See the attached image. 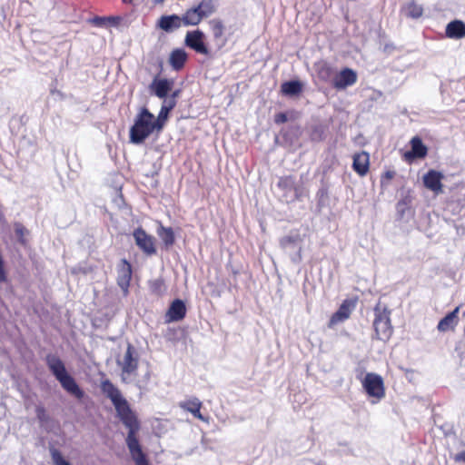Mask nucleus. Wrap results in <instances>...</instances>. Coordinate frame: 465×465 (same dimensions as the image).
<instances>
[{
  "label": "nucleus",
  "mask_w": 465,
  "mask_h": 465,
  "mask_svg": "<svg viewBox=\"0 0 465 465\" xmlns=\"http://www.w3.org/2000/svg\"><path fill=\"white\" fill-rule=\"evenodd\" d=\"M100 389L103 394L112 401L118 418L128 430L125 442L135 465H150L137 437L140 430V421L135 412L131 409L129 402L109 379L101 381Z\"/></svg>",
  "instance_id": "obj_1"
},
{
  "label": "nucleus",
  "mask_w": 465,
  "mask_h": 465,
  "mask_svg": "<svg viewBox=\"0 0 465 465\" xmlns=\"http://www.w3.org/2000/svg\"><path fill=\"white\" fill-rule=\"evenodd\" d=\"M45 362L49 371L60 382L62 388L65 391L78 400H82L84 398V391L79 387L75 380L68 374L64 363L57 355L52 353L47 354L45 357Z\"/></svg>",
  "instance_id": "obj_2"
},
{
  "label": "nucleus",
  "mask_w": 465,
  "mask_h": 465,
  "mask_svg": "<svg viewBox=\"0 0 465 465\" xmlns=\"http://www.w3.org/2000/svg\"><path fill=\"white\" fill-rule=\"evenodd\" d=\"M157 133L154 114L145 106L140 108L130 127L129 139L134 144H141L153 133Z\"/></svg>",
  "instance_id": "obj_3"
},
{
  "label": "nucleus",
  "mask_w": 465,
  "mask_h": 465,
  "mask_svg": "<svg viewBox=\"0 0 465 465\" xmlns=\"http://www.w3.org/2000/svg\"><path fill=\"white\" fill-rule=\"evenodd\" d=\"M217 10L216 0H201L197 5H194L185 11L186 19L191 25H198L203 18H206Z\"/></svg>",
  "instance_id": "obj_4"
},
{
  "label": "nucleus",
  "mask_w": 465,
  "mask_h": 465,
  "mask_svg": "<svg viewBox=\"0 0 465 465\" xmlns=\"http://www.w3.org/2000/svg\"><path fill=\"white\" fill-rule=\"evenodd\" d=\"M277 187L282 192L286 201L294 202L303 195V186L296 181L293 175H284L279 178Z\"/></svg>",
  "instance_id": "obj_5"
},
{
  "label": "nucleus",
  "mask_w": 465,
  "mask_h": 465,
  "mask_svg": "<svg viewBox=\"0 0 465 465\" xmlns=\"http://www.w3.org/2000/svg\"><path fill=\"white\" fill-rule=\"evenodd\" d=\"M401 199L396 203L397 219L409 222L414 216L412 203L414 200L413 192L411 189L403 190L401 193Z\"/></svg>",
  "instance_id": "obj_6"
},
{
  "label": "nucleus",
  "mask_w": 465,
  "mask_h": 465,
  "mask_svg": "<svg viewBox=\"0 0 465 465\" xmlns=\"http://www.w3.org/2000/svg\"><path fill=\"white\" fill-rule=\"evenodd\" d=\"M357 302V297L345 299L341 302L338 310L331 316L328 322V327L331 329L336 324L343 322L346 320H348L351 317L352 312L355 310Z\"/></svg>",
  "instance_id": "obj_7"
},
{
  "label": "nucleus",
  "mask_w": 465,
  "mask_h": 465,
  "mask_svg": "<svg viewBox=\"0 0 465 465\" xmlns=\"http://www.w3.org/2000/svg\"><path fill=\"white\" fill-rule=\"evenodd\" d=\"M133 236L135 244L144 254L152 256L156 253L154 237L148 234L142 227L136 228L133 232Z\"/></svg>",
  "instance_id": "obj_8"
},
{
  "label": "nucleus",
  "mask_w": 465,
  "mask_h": 465,
  "mask_svg": "<svg viewBox=\"0 0 465 465\" xmlns=\"http://www.w3.org/2000/svg\"><path fill=\"white\" fill-rule=\"evenodd\" d=\"M182 25L189 26L191 24L186 19V13L180 16L178 15H162L156 23V26L161 30L170 33L180 28Z\"/></svg>",
  "instance_id": "obj_9"
},
{
  "label": "nucleus",
  "mask_w": 465,
  "mask_h": 465,
  "mask_svg": "<svg viewBox=\"0 0 465 465\" xmlns=\"http://www.w3.org/2000/svg\"><path fill=\"white\" fill-rule=\"evenodd\" d=\"M121 366L122 374H136L139 367V359L135 348L133 344L128 343L126 351L124 355L122 361L119 362Z\"/></svg>",
  "instance_id": "obj_10"
},
{
  "label": "nucleus",
  "mask_w": 465,
  "mask_h": 465,
  "mask_svg": "<svg viewBox=\"0 0 465 465\" xmlns=\"http://www.w3.org/2000/svg\"><path fill=\"white\" fill-rule=\"evenodd\" d=\"M204 34L199 29L189 31L186 33L184 44L196 53L208 55L209 49L204 43Z\"/></svg>",
  "instance_id": "obj_11"
},
{
  "label": "nucleus",
  "mask_w": 465,
  "mask_h": 465,
  "mask_svg": "<svg viewBox=\"0 0 465 465\" xmlns=\"http://www.w3.org/2000/svg\"><path fill=\"white\" fill-rule=\"evenodd\" d=\"M132 274L133 271L131 263L127 260L123 259L118 267L116 281L124 296H127L129 293Z\"/></svg>",
  "instance_id": "obj_12"
},
{
  "label": "nucleus",
  "mask_w": 465,
  "mask_h": 465,
  "mask_svg": "<svg viewBox=\"0 0 465 465\" xmlns=\"http://www.w3.org/2000/svg\"><path fill=\"white\" fill-rule=\"evenodd\" d=\"M357 80V73L349 67H345L333 78L332 86L337 90H344L356 84Z\"/></svg>",
  "instance_id": "obj_13"
},
{
  "label": "nucleus",
  "mask_w": 465,
  "mask_h": 465,
  "mask_svg": "<svg viewBox=\"0 0 465 465\" xmlns=\"http://www.w3.org/2000/svg\"><path fill=\"white\" fill-rule=\"evenodd\" d=\"M411 150L403 154V159L408 163H412L416 159H423L428 153L427 146L422 143L419 136H414L411 140Z\"/></svg>",
  "instance_id": "obj_14"
},
{
  "label": "nucleus",
  "mask_w": 465,
  "mask_h": 465,
  "mask_svg": "<svg viewBox=\"0 0 465 465\" xmlns=\"http://www.w3.org/2000/svg\"><path fill=\"white\" fill-rule=\"evenodd\" d=\"M186 306L180 299H175L170 304L165 313V322H179L186 316Z\"/></svg>",
  "instance_id": "obj_15"
},
{
  "label": "nucleus",
  "mask_w": 465,
  "mask_h": 465,
  "mask_svg": "<svg viewBox=\"0 0 465 465\" xmlns=\"http://www.w3.org/2000/svg\"><path fill=\"white\" fill-rule=\"evenodd\" d=\"M443 178L442 173L430 169L423 176V184L427 189L439 194L442 193L441 180Z\"/></svg>",
  "instance_id": "obj_16"
},
{
  "label": "nucleus",
  "mask_w": 465,
  "mask_h": 465,
  "mask_svg": "<svg viewBox=\"0 0 465 465\" xmlns=\"http://www.w3.org/2000/svg\"><path fill=\"white\" fill-rule=\"evenodd\" d=\"M178 405L182 410L190 412L197 420L203 421L207 420V419L201 413L203 402L198 398L191 397L185 401H180Z\"/></svg>",
  "instance_id": "obj_17"
},
{
  "label": "nucleus",
  "mask_w": 465,
  "mask_h": 465,
  "mask_svg": "<svg viewBox=\"0 0 465 465\" xmlns=\"http://www.w3.org/2000/svg\"><path fill=\"white\" fill-rule=\"evenodd\" d=\"M173 85V80L154 77L150 84V89L158 98H166Z\"/></svg>",
  "instance_id": "obj_18"
},
{
  "label": "nucleus",
  "mask_w": 465,
  "mask_h": 465,
  "mask_svg": "<svg viewBox=\"0 0 465 465\" xmlns=\"http://www.w3.org/2000/svg\"><path fill=\"white\" fill-rule=\"evenodd\" d=\"M188 59L187 53L182 48L173 49L169 55V64L174 71H181Z\"/></svg>",
  "instance_id": "obj_19"
},
{
  "label": "nucleus",
  "mask_w": 465,
  "mask_h": 465,
  "mask_svg": "<svg viewBox=\"0 0 465 465\" xmlns=\"http://www.w3.org/2000/svg\"><path fill=\"white\" fill-rule=\"evenodd\" d=\"M445 35L450 39H461L465 37V23L461 20L450 22L445 29Z\"/></svg>",
  "instance_id": "obj_20"
},
{
  "label": "nucleus",
  "mask_w": 465,
  "mask_h": 465,
  "mask_svg": "<svg viewBox=\"0 0 465 465\" xmlns=\"http://www.w3.org/2000/svg\"><path fill=\"white\" fill-rule=\"evenodd\" d=\"M352 168L359 175H365L369 171V154L365 152L355 153Z\"/></svg>",
  "instance_id": "obj_21"
},
{
  "label": "nucleus",
  "mask_w": 465,
  "mask_h": 465,
  "mask_svg": "<svg viewBox=\"0 0 465 465\" xmlns=\"http://www.w3.org/2000/svg\"><path fill=\"white\" fill-rule=\"evenodd\" d=\"M458 312L459 308H455L452 312H449L445 317H443L438 323L437 329L440 331H447L449 330L454 329V327L458 323Z\"/></svg>",
  "instance_id": "obj_22"
},
{
  "label": "nucleus",
  "mask_w": 465,
  "mask_h": 465,
  "mask_svg": "<svg viewBox=\"0 0 465 465\" xmlns=\"http://www.w3.org/2000/svg\"><path fill=\"white\" fill-rule=\"evenodd\" d=\"M390 313H391V312L388 311L386 308H384L381 312H380V316H379L380 325L382 323L385 327L384 330L382 331V334L381 335L380 334V340H382V341L389 340L393 331L392 326L391 323Z\"/></svg>",
  "instance_id": "obj_23"
},
{
  "label": "nucleus",
  "mask_w": 465,
  "mask_h": 465,
  "mask_svg": "<svg viewBox=\"0 0 465 465\" xmlns=\"http://www.w3.org/2000/svg\"><path fill=\"white\" fill-rule=\"evenodd\" d=\"M401 12L406 17L418 19L423 14V7L418 5L415 0H411L402 6Z\"/></svg>",
  "instance_id": "obj_24"
},
{
  "label": "nucleus",
  "mask_w": 465,
  "mask_h": 465,
  "mask_svg": "<svg viewBox=\"0 0 465 465\" xmlns=\"http://www.w3.org/2000/svg\"><path fill=\"white\" fill-rule=\"evenodd\" d=\"M362 384L369 395L378 396V374L368 373Z\"/></svg>",
  "instance_id": "obj_25"
},
{
  "label": "nucleus",
  "mask_w": 465,
  "mask_h": 465,
  "mask_svg": "<svg viewBox=\"0 0 465 465\" xmlns=\"http://www.w3.org/2000/svg\"><path fill=\"white\" fill-rule=\"evenodd\" d=\"M302 91V84L299 81L284 82L281 85V92L284 95H297Z\"/></svg>",
  "instance_id": "obj_26"
},
{
  "label": "nucleus",
  "mask_w": 465,
  "mask_h": 465,
  "mask_svg": "<svg viewBox=\"0 0 465 465\" xmlns=\"http://www.w3.org/2000/svg\"><path fill=\"white\" fill-rule=\"evenodd\" d=\"M148 285L150 292L157 297H162L167 290L165 282L163 278L149 281Z\"/></svg>",
  "instance_id": "obj_27"
},
{
  "label": "nucleus",
  "mask_w": 465,
  "mask_h": 465,
  "mask_svg": "<svg viewBox=\"0 0 465 465\" xmlns=\"http://www.w3.org/2000/svg\"><path fill=\"white\" fill-rule=\"evenodd\" d=\"M160 238L166 247L173 246L175 242V236L171 227H161L158 232Z\"/></svg>",
  "instance_id": "obj_28"
},
{
  "label": "nucleus",
  "mask_w": 465,
  "mask_h": 465,
  "mask_svg": "<svg viewBox=\"0 0 465 465\" xmlns=\"http://www.w3.org/2000/svg\"><path fill=\"white\" fill-rule=\"evenodd\" d=\"M208 24L213 33V38L215 40L222 38L225 29L223 21L219 18H214L210 20Z\"/></svg>",
  "instance_id": "obj_29"
},
{
  "label": "nucleus",
  "mask_w": 465,
  "mask_h": 465,
  "mask_svg": "<svg viewBox=\"0 0 465 465\" xmlns=\"http://www.w3.org/2000/svg\"><path fill=\"white\" fill-rule=\"evenodd\" d=\"M170 111L165 109V106H161L157 117L154 116V124L157 126V133H161L169 118Z\"/></svg>",
  "instance_id": "obj_30"
},
{
  "label": "nucleus",
  "mask_w": 465,
  "mask_h": 465,
  "mask_svg": "<svg viewBox=\"0 0 465 465\" xmlns=\"http://www.w3.org/2000/svg\"><path fill=\"white\" fill-rule=\"evenodd\" d=\"M50 453L54 465H71L67 460H65L63 458L61 452L58 450L51 448Z\"/></svg>",
  "instance_id": "obj_31"
},
{
  "label": "nucleus",
  "mask_w": 465,
  "mask_h": 465,
  "mask_svg": "<svg viewBox=\"0 0 465 465\" xmlns=\"http://www.w3.org/2000/svg\"><path fill=\"white\" fill-rule=\"evenodd\" d=\"M317 73L320 78L327 79L331 74V67L327 63L319 65Z\"/></svg>",
  "instance_id": "obj_32"
},
{
  "label": "nucleus",
  "mask_w": 465,
  "mask_h": 465,
  "mask_svg": "<svg viewBox=\"0 0 465 465\" xmlns=\"http://www.w3.org/2000/svg\"><path fill=\"white\" fill-rule=\"evenodd\" d=\"M15 234L18 237L19 241L22 243H25L24 237L28 232L27 230L25 229V227L24 225H22L21 223H17V224H15Z\"/></svg>",
  "instance_id": "obj_33"
},
{
  "label": "nucleus",
  "mask_w": 465,
  "mask_h": 465,
  "mask_svg": "<svg viewBox=\"0 0 465 465\" xmlns=\"http://www.w3.org/2000/svg\"><path fill=\"white\" fill-rule=\"evenodd\" d=\"M299 240H300L299 235H295V236L288 235V236H284L281 240V244H282V246L285 247L290 244H293V243L297 242Z\"/></svg>",
  "instance_id": "obj_34"
},
{
  "label": "nucleus",
  "mask_w": 465,
  "mask_h": 465,
  "mask_svg": "<svg viewBox=\"0 0 465 465\" xmlns=\"http://www.w3.org/2000/svg\"><path fill=\"white\" fill-rule=\"evenodd\" d=\"M109 17H103V16H94V18L89 20V23H91L94 26H104L105 25L106 20H109Z\"/></svg>",
  "instance_id": "obj_35"
},
{
  "label": "nucleus",
  "mask_w": 465,
  "mask_h": 465,
  "mask_svg": "<svg viewBox=\"0 0 465 465\" xmlns=\"http://www.w3.org/2000/svg\"><path fill=\"white\" fill-rule=\"evenodd\" d=\"M288 121V116L286 113H278L274 115V123L276 124H282Z\"/></svg>",
  "instance_id": "obj_36"
},
{
  "label": "nucleus",
  "mask_w": 465,
  "mask_h": 465,
  "mask_svg": "<svg viewBox=\"0 0 465 465\" xmlns=\"http://www.w3.org/2000/svg\"><path fill=\"white\" fill-rule=\"evenodd\" d=\"M163 103L162 104V106H165V109H168V111L172 112L173 109L176 106V100L174 99H166V98H163Z\"/></svg>",
  "instance_id": "obj_37"
},
{
  "label": "nucleus",
  "mask_w": 465,
  "mask_h": 465,
  "mask_svg": "<svg viewBox=\"0 0 465 465\" xmlns=\"http://www.w3.org/2000/svg\"><path fill=\"white\" fill-rule=\"evenodd\" d=\"M36 416L41 421H45L47 420V414L45 409L43 406H38L35 410Z\"/></svg>",
  "instance_id": "obj_38"
},
{
  "label": "nucleus",
  "mask_w": 465,
  "mask_h": 465,
  "mask_svg": "<svg viewBox=\"0 0 465 465\" xmlns=\"http://www.w3.org/2000/svg\"><path fill=\"white\" fill-rule=\"evenodd\" d=\"M453 460L455 462H465V450H462L454 455Z\"/></svg>",
  "instance_id": "obj_39"
},
{
  "label": "nucleus",
  "mask_w": 465,
  "mask_h": 465,
  "mask_svg": "<svg viewBox=\"0 0 465 465\" xmlns=\"http://www.w3.org/2000/svg\"><path fill=\"white\" fill-rule=\"evenodd\" d=\"M396 173L394 171H386L384 174L382 175V179L391 180L395 176Z\"/></svg>",
  "instance_id": "obj_40"
},
{
  "label": "nucleus",
  "mask_w": 465,
  "mask_h": 465,
  "mask_svg": "<svg viewBox=\"0 0 465 465\" xmlns=\"http://www.w3.org/2000/svg\"><path fill=\"white\" fill-rule=\"evenodd\" d=\"M384 396V386L382 378L380 376V400Z\"/></svg>",
  "instance_id": "obj_41"
},
{
  "label": "nucleus",
  "mask_w": 465,
  "mask_h": 465,
  "mask_svg": "<svg viewBox=\"0 0 465 465\" xmlns=\"http://www.w3.org/2000/svg\"><path fill=\"white\" fill-rule=\"evenodd\" d=\"M372 325H373L375 331L378 332V315H376L375 319L373 320Z\"/></svg>",
  "instance_id": "obj_42"
},
{
  "label": "nucleus",
  "mask_w": 465,
  "mask_h": 465,
  "mask_svg": "<svg viewBox=\"0 0 465 465\" xmlns=\"http://www.w3.org/2000/svg\"><path fill=\"white\" fill-rule=\"evenodd\" d=\"M178 95H179V90H176V91H174V92L172 94V95H171L170 99H174V100H175V99H176V97H177Z\"/></svg>",
  "instance_id": "obj_43"
},
{
  "label": "nucleus",
  "mask_w": 465,
  "mask_h": 465,
  "mask_svg": "<svg viewBox=\"0 0 465 465\" xmlns=\"http://www.w3.org/2000/svg\"><path fill=\"white\" fill-rule=\"evenodd\" d=\"M124 4H133L134 0H122Z\"/></svg>",
  "instance_id": "obj_44"
},
{
  "label": "nucleus",
  "mask_w": 465,
  "mask_h": 465,
  "mask_svg": "<svg viewBox=\"0 0 465 465\" xmlns=\"http://www.w3.org/2000/svg\"><path fill=\"white\" fill-rule=\"evenodd\" d=\"M165 0H153L154 4H162L163 3Z\"/></svg>",
  "instance_id": "obj_45"
},
{
  "label": "nucleus",
  "mask_w": 465,
  "mask_h": 465,
  "mask_svg": "<svg viewBox=\"0 0 465 465\" xmlns=\"http://www.w3.org/2000/svg\"><path fill=\"white\" fill-rule=\"evenodd\" d=\"M390 48H391V47H390L389 45H386V46L384 47V52H389V51H390Z\"/></svg>",
  "instance_id": "obj_46"
}]
</instances>
